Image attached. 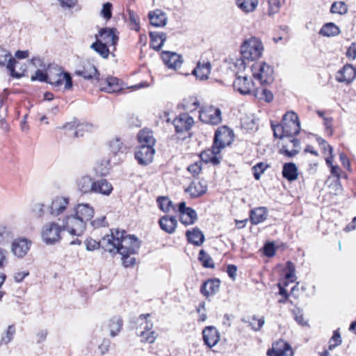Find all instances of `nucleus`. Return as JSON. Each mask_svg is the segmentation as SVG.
<instances>
[{
  "instance_id": "nucleus-1",
  "label": "nucleus",
  "mask_w": 356,
  "mask_h": 356,
  "mask_svg": "<svg viewBox=\"0 0 356 356\" xmlns=\"http://www.w3.org/2000/svg\"><path fill=\"white\" fill-rule=\"evenodd\" d=\"M140 245L138 238L119 229H111L110 235L102 238V249L114 254L119 253L122 257L136 254Z\"/></svg>"
},
{
  "instance_id": "nucleus-2",
  "label": "nucleus",
  "mask_w": 356,
  "mask_h": 356,
  "mask_svg": "<svg viewBox=\"0 0 356 356\" xmlns=\"http://www.w3.org/2000/svg\"><path fill=\"white\" fill-rule=\"evenodd\" d=\"M288 114L289 112H286L282 117V121L277 124H274L273 121L270 122V126L273 131V136L280 139V141L277 143V145L280 147L279 153L286 156H289V149L283 141L285 138H289V125L286 122Z\"/></svg>"
},
{
  "instance_id": "nucleus-3",
  "label": "nucleus",
  "mask_w": 356,
  "mask_h": 356,
  "mask_svg": "<svg viewBox=\"0 0 356 356\" xmlns=\"http://www.w3.org/2000/svg\"><path fill=\"white\" fill-rule=\"evenodd\" d=\"M263 50L261 42L254 37L245 40L241 46V54L244 60L258 59L261 56Z\"/></svg>"
},
{
  "instance_id": "nucleus-4",
  "label": "nucleus",
  "mask_w": 356,
  "mask_h": 356,
  "mask_svg": "<svg viewBox=\"0 0 356 356\" xmlns=\"http://www.w3.org/2000/svg\"><path fill=\"white\" fill-rule=\"evenodd\" d=\"M70 199L69 197L56 195L51 200L50 203L45 207L44 204H39L41 214L44 213V208H47L49 213L53 217H58L65 213L69 206Z\"/></svg>"
},
{
  "instance_id": "nucleus-5",
  "label": "nucleus",
  "mask_w": 356,
  "mask_h": 356,
  "mask_svg": "<svg viewBox=\"0 0 356 356\" xmlns=\"http://www.w3.org/2000/svg\"><path fill=\"white\" fill-rule=\"evenodd\" d=\"M63 225L52 221L44 224L41 229V238L47 245H54L61 240V232L64 231Z\"/></svg>"
},
{
  "instance_id": "nucleus-6",
  "label": "nucleus",
  "mask_w": 356,
  "mask_h": 356,
  "mask_svg": "<svg viewBox=\"0 0 356 356\" xmlns=\"http://www.w3.org/2000/svg\"><path fill=\"white\" fill-rule=\"evenodd\" d=\"M62 225L65 230L74 236L81 235L86 229V225L74 212L65 216L62 219Z\"/></svg>"
},
{
  "instance_id": "nucleus-7",
  "label": "nucleus",
  "mask_w": 356,
  "mask_h": 356,
  "mask_svg": "<svg viewBox=\"0 0 356 356\" xmlns=\"http://www.w3.org/2000/svg\"><path fill=\"white\" fill-rule=\"evenodd\" d=\"M233 140V131L227 127L222 126L216 131L213 145L217 152H220L226 146L229 145Z\"/></svg>"
},
{
  "instance_id": "nucleus-8",
  "label": "nucleus",
  "mask_w": 356,
  "mask_h": 356,
  "mask_svg": "<svg viewBox=\"0 0 356 356\" xmlns=\"http://www.w3.org/2000/svg\"><path fill=\"white\" fill-rule=\"evenodd\" d=\"M252 74L261 85L269 84L273 81V70L266 63H255L252 67Z\"/></svg>"
},
{
  "instance_id": "nucleus-9",
  "label": "nucleus",
  "mask_w": 356,
  "mask_h": 356,
  "mask_svg": "<svg viewBox=\"0 0 356 356\" xmlns=\"http://www.w3.org/2000/svg\"><path fill=\"white\" fill-rule=\"evenodd\" d=\"M234 89L240 94L245 95L254 93V85L250 77L236 75L233 83Z\"/></svg>"
},
{
  "instance_id": "nucleus-10",
  "label": "nucleus",
  "mask_w": 356,
  "mask_h": 356,
  "mask_svg": "<svg viewBox=\"0 0 356 356\" xmlns=\"http://www.w3.org/2000/svg\"><path fill=\"white\" fill-rule=\"evenodd\" d=\"M221 115L219 108L209 106L200 113V120L207 124H218L222 121Z\"/></svg>"
},
{
  "instance_id": "nucleus-11",
  "label": "nucleus",
  "mask_w": 356,
  "mask_h": 356,
  "mask_svg": "<svg viewBox=\"0 0 356 356\" xmlns=\"http://www.w3.org/2000/svg\"><path fill=\"white\" fill-rule=\"evenodd\" d=\"M47 83L56 88L60 87L65 83L64 89L66 90L72 88V77L67 72H59L54 75H49Z\"/></svg>"
},
{
  "instance_id": "nucleus-12",
  "label": "nucleus",
  "mask_w": 356,
  "mask_h": 356,
  "mask_svg": "<svg viewBox=\"0 0 356 356\" xmlns=\"http://www.w3.org/2000/svg\"><path fill=\"white\" fill-rule=\"evenodd\" d=\"M96 40H102V42L108 46H115L118 44L119 37L117 35V29L114 28L100 29L98 33L95 35Z\"/></svg>"
},
{
  "instance_id": "nucleus-13",
  "label": "nucleus",
  "mask_w": 356,
  "mask_h": 356,
  "mask_svg": "<svg viewBox=\"0 0 356 356\" xmlns=\"http://www.w3.org/2000/svg\"><path fill=\"white\" fill-rule=\"evenodd\" d=\"M155 153L154 147L139 145L135 152V158L140 165H146L152 163Z\"/></svg>"
},
{
  "instance_id": "nucleus-14",
  "label": "nucleus",
  "mask_w": 356,
  "mask_h": 356,
  "mask_svg": "<svg viewBox=\"0 0 356 356\" xmlns=\"http://www.w3.org/2000/svg\"><path fill=\"white\" fill-rule=\"evenodd\" d=\"M96 85L102 91L108 93L117 92L122 89L119 80L113 76H108L106 79L99 77Z\"/></svg>"
},
{
  "instance_id": "nucleus-15",
  "label": "nucleus",
  "mask_w": 356,
  "mask_h": 356,
  "mask_svg": "<svg viewBox=\"0 0 356 356\" xmlns=\"http://www.w3.org/2000/svg\"><path fill=\"white\" fill-rule=\"evenodd\" d=\"M75 74L90 81L95 85L99 77V73L96 67L89 62L85 63L81 69L76 70Z\"/></svg>"
},
{
  "instance_id": "nucleus-16",
  "label": "nucleus",
  "mask_w": 356,
  "mask_h": 356,
  "mask_svg": "<svg viewBox=\"0 0 356 356\" xmlns=\"http://www.w3.org/2000/svg\"><path fill=\"white\" fill-rule=\"evenodd\" d=\"M194 123L193 119L187 113H182L173 120L177 133H183L191 129Z\"/></svg>"
},
{
  "instance_id": "nucleus-17",
  "label": "nucleus",
  "mask_w": 356,
  "mask_h": 356,
  "mask_svg": "<svg viewBox=\"0 0 356 356\" xmlns=\"http://www.w3.org/2000/svg\"><path fill=\"white\" fill-rule=\"evenodd\" d=\"M161 58L165 66L170 69L177 70L183 63L181 56L173 51H163Z\"/></svg>"
},
{
  "instance_id": "nucleus-18",
  "label": "nucleus",
  "mask_w": 356,
  "mask_h": 356,
  "mask_svg": "<svg viewBox=\"0 0 356 356\" xmlns=\"http://www.w3.org/2000/svg\"><path fill=\"white\" fill-rule=\"evenodd\" d=\"M17 63V62L12 57L10 53L4 49H0V65H5L7 64L6 67L10 72L11 76L19 78L22 76V74H18L15 71V65Z\"/></svg>"
},
{
  "instance_id": "nucleus-19",
  "label": "nucleus",
  "mask_w": 356,
  "mask_h": 356,
  "mask_svg": "<svg viewBox=\"0 0 356 356\" xmlns=\"http://www.w3.org/2000/svg\"><path fill=\"white\" fill-rule=\"evenodd\" d=\"M356 76V69L350 64L345 65L338 72L336 76L340 83H350Z\"/></svg>"
},
{
  "instance_id": "nucleus-20",
  "label": "nucleus",
  "mask_w": 356,
  "mask_h": 356,
  "mask_svg": "<svg viewBox=\"0 0 356 356\" xmlns=\"http://www.w3.org/2000/svg\"><path fill=\"white\" fill-rule=\"evenodd\" d=\"M74 212L86 225L94 215V209L89 204H78L74 207Z\"/></svg>"
},
{
  "instance_id": "nucleus-21",
  "label": "nucleus",
  "mask_w": 356,
  "mask_h": 356,
  "mask_svg": "<svg viewBox=\"0 0 356 356\" xmlns=\"http://www.w3.org/2000/svg\"><path fill=\"white\" fill-rule=\"evenodd\" d=\"M202 334L204 343L210 348L216 346L220 340V334L214 326L206 327Z\"/></svg>"
},
{
  "instance_id": "nucleus-22",
  "label": "nucleus",
  "mask_w": 356,
  "mask_h": 356,
  "mask_svg": "<svg viewBox=\"0 0 356 356\" xmlns=\"http://www.w3.org/2000/svg\"><path fill=\"white\" fill-rule=\"evenodd\" d=\"M113 190L112 184L106 179L94 180L92 193L108 196Z\"/></svg>"
},
{
  "instance_id": "nucleus-23",
  "label": "nucleus",
  "mask_w": 356,
  "mask_h": 356,
  "mask_svg": "<svg viewBox=\"0 0 356 356\" xmlns=\"http://www.w3.org/2000/svg\"><path fill=\"white\" fill-rule=\"evenodd\" d=\"M211 69L210 62L202 60L197 62L196 67L193 70V74L200 80H206L209 78Z\"/></svg>"
},
{
  "instance_id": "nucleus-24",
  "label": "nucleus",
  "mask_w": 356,
  "mask_h": 356,
  "mask_svg": "<svg viewBox=\"0 0 356 356\" xmlns=\"http://www.w3.org/2000/svg\"><path fill=\"white\" fill-rule=\"evenodd\" d=\"M207 191V186L204 181L199 180L193 181L185 191L190 194L193 198L198 197L204 195Z\"/></svg>"
},
{
  "instance_id": "nucleus-25",
  "label": "nucleus",
  "mask_w": 356,
  "mask_h": 356,
  "mask_svg": "<svg viewBox=\"0 0 356 356\" xmlns=\"http://www.w3.org/2000/svg\"><path fill=\"white\" fill-rule=\"evenodd\" d=\"M30 241L26 238H19L13 241L12 251L15 255L22 258L24 257L30 248Z\"/></svg>"
},
{
  "instance_id": "nucleus-26",
  "label": "nucleus",
  "mask_w": 356,
  "mask_h": 356,
  "mask_svg": "<svg viewBox=\"0 0 356 356\" xmlns=\"http://www.w3.org/2000/svg\"><path fill=\"white\" fill-rule=\"evenodd\" d=\"M289 350V343L283 340H279L273 343L272 347L267 350L266 356H286Z\"/></svg>"
},
{
  "instance_id": "nucleus-27",
  "label": "nucleus",
  "mask_w": 356,
  "mask_h": 356,
  "mask_svg": "<svg viewBox=\"0 0 356 356\" xmlns=\"http://www.w3.org/2000/svg\"><path fill=\"white\" fill-rule=\"evenodd\" d=\"M220 289V280L211 279L204 282L200 287L201 293L208 298L216 294Z\"/></svg>"
},
{
  "instance_id": "nucleus-28",
  "label": "nucleus",
  "mask_w": 356,
  "mask_h": 356,
  "mask_svg": "<svg viewBox=\"0 0 356 356\" xmlns=\"http://www.w3.org/2000/svg\"><path fill=\"white\" fill-rule=\"evenodd\" d=\"M220 152H217L216 149H214V146L212 145L211 149H206L201 152L200 157L202 161L216 165H218L220 161L221 157L218 156Z\"/></svg>"
},
{
  "instance_id": "nucleus-29",
  "label": "nucleus",
  "mask_w": 356,
  "mask_h": 356,
  "mask_svg": "<svg viewBox=\"0 0 356 356\" xmlns=\"http://www.w3.org/2000/svg\"><path fill=\"white\" fill-rule=\"evenodd\" d=\"M159 224L162 230L172 234L176 229L177 221L174 216H163L159 219Z\"/></svg>"
},
{
  "instance_id": "nucleus-30",
  "label": "nucleus",
  "mask_w": 356,
  "mask_h": 356,
  "mask_svg": "<svg viewBox=\"0 0 356 356\" xmlns=\"http://www.w3.org/2000/svg\"><path fill=\"white\" fill-rule=\"evenodd\" d=\"M289 283V261L286 262V269L284 270V278L282 281H280L278 284L279 294L282 296V298L278 301L279 302H285L288 299L287 291L285 289Z\"/></svg>"
},
{
  "instance_id": "nucleus-31",
  "label": "nucleus",
  "mask_w": 356,
  "mask_h": 356,
  "mask_svg": "<svg viewBox=\"0 0 356 356\" xmlns=\"http://www.w3.org/2000/svg\"><path fill=\"white\" fill-rule=\"evenodd\" d=\"M94 180L90 176H83L79 179L76 182L79 191L84 194L92 193Z\"/></svg>"
},
{
  "instance_id": "nucleus-32",
  "label": "nucleus",
  "mask_w": 356,
  "mask_h": 356,
  "mask_svg": "<svg viewBox=\"0 0 356 356\" xmlns=\"http://www.w3.org/2000/svg\"><path fill=\"white\" fill-rule=\"evenodd\" d=\"M149 18L151 25L156 27H162L166 24L167 17L160 10L149 12Z\"/></svg>"
},
{
  "instance_id": "nucleus-33",
  "label": "nucleus",
  "mask_w": 356,
  "mask_h": 356,
  "mask_svg": "<svg viewBox=\"0 0 356 356\" xmlns=\"http://www.w3.org/2000/svg\"><path fill=\"white\" fill-rule=\"evenodd\" d=\"M149 37L150 46L156 51L160 50L166 40V34L163 32H150Z\"/></svg>"
},
{
  "instance_id": "nucleus-34",
  "label": "nucleus",
  "mask_w": 356,
  "mask_h": 356,
  "mask_svg": "<svg viewBox=\"0 0 356 356\" xmlns=\"http://www.w3.org/2000/svg\"><path fill=\"white\" fill-rule=\"evenodd\" d=\"M266 218L267 210L265 207H258L250 211V218L253 225L264 222Z\"/></svg>"
},
{
  "instance_id": "nucleus-35",
  "label": "nucleus",
  "mask_w": 356,
  "mask_h": 356,
  "mask_svg": "<svg viewBox=\"0 0 356 356\" xmlns=\"http://www.w3.org/2000/svg\"><path fill=\"white\" fill-rule=\"evenodd\" d=\"M138 140L140 145H150L154 147L155 144V139L153 136V133L151 130L144 129L139 131L138 134Z\"/></svg>"
},
{
  "instance_id": "nucleus-36",
  "label": "nucleus",
  "mask_w": 356,
  "mask_h": 356,
  "mask_svg": "<svg viewBox=\"0 0 356 356\" xmlns=\"http://www.w3.org/2000/svg\"><path fill=\"white\" fill-rule=\"evenodd\" d=\"M186 235L188 241L195 245L200 246L204 241V236L198 228H194L192 231L188 230Z\"/></svg>"
},
{
  "instance_id": "nucleus-37",
  "label": "nucleus",
  "mask_w": 356,
  "mask_h": 356,
  "mask_svg": "<svg viewBox=\"0 0 356 356\" xmlns=\"http://www.w3.org/2000/svg\"><path fill=\"white\" fill-rule=\"evenodd\" d=\"M237 6L245 13L255 10L258 6V0H236Z\"/></svg>"
},
{
  "instance_id": "nucleus-38",
  "label": "nucleus",
  "mask_w": 356,
  "mask_h": 356,
  "mask_svg": "<svg viewBox=\"0 0 356 356\" xmlns=\"http://www.w3.org/2000/svg\"><path fill=\"white\" fill-rule=\"evenodd\" d=\"M197 218L196 211L192 208H188L186 211L179 215L180 222L185 225L193 224Z\"/></svg>"
},
{
  "instance_id": "nucleus-39",
  "label": "nucleus",
  "mask_w": 356,
  "mask_h": 356,
  "mask_svg": "<svg viewBox=\"0 0 356 356\" xmlns=\"http://www.w3.org/2000/svg\"><path fill=\"white\" fill-rule=\"evenodd\" d=\"M108 45L102 42V40H96L90 45V48L99 54L102 58H107L109 55Z\"/></svg>"
},
{
  "instance_id": "nucleus-40",
  "label": "nucleus",
  "mask_w": 356,
  "mask_h": 356,
  "mask_svg": "<svg viewBox=\"0 0 356 356\" xmlns=\"http://www.w3.org/2000/svg\"><path fill=\"white\" fill-rule=\"evenodd\" d=\"M122 327V320L120 317L112 318L108 323L110 335L115 337L121 330Z\"/></svg>"
},
{
  "instance_id": "nucleus-41",
  "label": "nucleus",
  "mask_w": 356,
  "mask_h": 356,
  "mask_svg": "<svg viewBox=\"0 0 356 356\" xmlns=\"http://www.w3.org/2000/svg\"><path fill=\"white\" fill-rule=\"evenodd\" d=\"M319 33L325 36H334L339 33V29L334 23L330 22L323 26Z\"/></svg>"
},
{
  "instance_id": "nucleus-42",
  "label": "nucleus",
  "mask_w": 356,
  "mask_h": 356,
  "mask_svg": "<svg viewBox=\"0 0 356 356\" xmlns=\"http://www.w3.org/2000/svg\"><path fill=\"white\" fill-rule=\"evenodd\" d=\"M109 147L111 152L115 155L118 153H124L127 149L126 146L122 143V142H121L119 138H115L111 140L109 143Z\"/></svg>"
},
{
  "instance_id": "nucleus-43",
  "label": "nucleus",
  "mask_w": 356,
  "mask_h": 356,
  "mask_svg": "<svg viewBox=\"0 0 356 356\" xmlns=\"http://www.w3.org/2000/svg\"><path fill=\"white\" fill-rule=\"evenodd\" d=\"M253 94L257 98L264 99L266 102H270L273 99V95L271 91L264 88L256 89Z\"/></svg>"
},
{
  "instance_id": "nucleus-44",
  "label": "nucleus",
  "mask_w": 356,
  "mask_h": 356,
  "mask_svg": "<svg viewBox=\"0 0 356 356\" xmlns=\"http://www.w3.org/2000/svg\"><path fill=\"white\" fill-rule=\"evenodd\" d=\"M198 259L204 268H213L215 267L212 258L204 250L200 251Z\"/></svg>"
},
{
  "instance_id": "nucleus-45",
  "label": "nucleus",
  "mask_w": 356,
  "mask_h": 356,
  "mask_svg": "<svg viewBox=\"0 0 356 356\" xmlns=\"http://www.w3.org/2000/svg\"><path fill=\"white\" fill-rule=\"evenodd\" d=\"M16 329L15 325H10L8 327L5 334H3L0 339V346L3 344H8L13 339L15 334Z\"/></svg>"
},
{
  "instance_id": "nucleus-46",
  "label": "nucleus",
  "mask_w": 356,
  "mask_h": 356,
  "mask_svg": "<svg viewBox=\"0 0 356 356\" xmlns=\"http://www.w3.org/2000/svg\"><path fill=\"white\" fill-rule=\"evenodd\" d=\"M149 316V314H141L138 317V321H142L140 323V325L138 327H137L138 333H139V331H152V329L153 327V323L151 321H149L147 320V318Z\"/></svg>"
},
{
  "instance_id": "nucleus-47",
  "label": "nucleus",
  "mask_w": 356,
  "mask_h": 356,
  "mask_svg": "<svg viewBox=\"0 0 356 356\" xmlns=\"http://www.w3.org/2000/svg\"><path fill=\"white\" fill-rule=\"evenodd\" d=\"M332 13L345 15L348 12L347 5L343 1H335L330 8Z\"/></svg>"
},
{
  "instance_id": "nucleus-48",
  "label": "nucleus",
  "mask_w": 356,
  "mask_h": 356,
  "mask_svg": "<svg viewBox=\"0 0 356 356\" xmlns=\"http://www.w3.org/2000/svg\"><path fill=\"white\" fill-rule=\"evenodd\" d=\"M242 321L246 323H249V325L251 328L254 331H259L262 327L264 324V318L261 317L260 318H257L256 316H253L252 317V321H246L245 319H242Z\"/></svg>"
},
{
  "instance_id": "nucleus-49",
  "label": "nucleus",
  "mask_w": 356,
  "mask_h": 356,
  "mask_svg": "<svg viewBox=\"0 0 356 356\" xmlns=\"http://www.w3.org/2000/svg\"><path fill=\"white\" fill-rule=\"evenodd\" d=\"M138 334L141 337L142 342H147L149 343H153L158 337V334L154 331H139Z\"/></svg>"
},
{
  "instance_id": "nucleus-50",
  "label": "nucleus",
  "mask_w": 356,
  "mask_h": 356,
  "mask_svg": "<svg viewBox=\"0 0 356 356\" xmlns=\"http://www.w3.org/2000/svg\"><path fill=\"white\" fill-rule=\"evenodd\" d=\"M157 203L159 208L164 212H168L172 207V202L167 197H159Z\"/></svg>"
},
{
  "instance_id": "nucleus-51",
  "label": "nucleus",
  "mask_w": 356,
  "mask_h": 356,
  "mask_svg": "<svg viewBox=\"0 0 356 356\" xmlns=\"http://www.w3.org/2000/svg\"><path fill=\"white\" fill-rule=\"evenodd\" d=\"M291 123L294 125V131L293 133L291 132V136H297L300 131V122L296 113L291 111Z\"/></svg>"
},
{
  "instance_id": "nucleus-52",
  "label": "nucleus",
  "mask_w": 356,
  "mask_h": 356,
  "mask_svg": "<svg viewBox=\"0 0 356 356\" xmlns=\"http://www.w3.org/2000/svg\"><path fill=\"white\" fill-rule=\"evenodd\" d=\"M342 341L340 333L338 330L334 331L333 336L330 340L328 349L330 350H333L337 346L341 345Z\"/></svg>"
},
{
  "instance_id": "nucleus-53",
  "label": "nucleus",
  "mask_w": 356,
  "mask_h": 356,
  "mask_svg": "<svg viewBox=\"0 0 356 356\" xmlns=\"http://www.w3.org/2000/svg\"><path fill=\"white\" fill-rule=\"evenodd\" d=\"M267 165L263 162H260L252 167L254 177L256 180L260 179L261 175L265 171L267 168Z\"/></svg>"
},
{
  "instance_id": "nucleus-54",
  "label": "nucleus",
  "mask_w": 356,
  "mask_h": 356,
  "mask_svg": "<svg viewBox=\"0 0 356 356\" xmlns=\"http://www.w3.org/2000/svg\"><path fill=\"white\" fill-rule=\"evenodd\" d=\"M86 250L88 251H93L99 248H102V239L100 241H97L91 238L86 241Z\"/></svg>"
},
{
  "instance_id": "nucleus-55",
  "label": "nucleus",
  "mask_w": 356,
  "mask_h": 356,
  "mask_svg": "<svg viewBox=\"0 0 356 356\" xmlns=\"http://www.w3.org/2000/svg\"><path fill=\"white\" fill-rule=\"evenodd\" d=\"M187 170L193 176L198 175L202 171V163L201 161L195 162L188 166Z\"/></svg>"
},
{
  "instance_id": "nucleus-56",
  "label": "nucleus",
  "mask_w": 356,
  "mask_h": 356,
  "mask_svg": "<svg viewBox=\"0 0 356 356\" xmlns=\"http://www.w3.org/2000/svg\"><path fill=\"white\" fill-rule=\"evenodd\" d=\"M102 17L106 19H109L112 17V4L107 2L103 5L102 10L101 11Z\"/></svg>"
},
{
  "instance_id": "nucleus-57",
  "label": "nucleus",
  "mask_w": 356,
  "mask_h": 356,
  "mask_svg": "<svg viewBox=\"0 0 356 356\" xmlns=\"http://www.w3.org/2000/svg\"><path fill=\"white\" fill-rule=\"evenodd\" d=\"M90 225L95 228L98 229L102 227H107L108 222L106 220V216H101L97 218L94 220L90 222Z\"/></svg>"
},
{
  "instance_id": "nucleus-58",
  "label": "nucleus",
  "mask_w": 356,
  "mask_h": 356,
  "mask_svg": "<svg viewBox=\"0 0 356 356\" xmlns=\"http://www.w3.org/2000/svg\"><path fill=\"white\" fill-rule=\"evenodd\" d=\"M31 80L32 81H39L41 82L47 83L48 75L46 73H44V72H42V70H38L35 72V75L31 76Z\"/></svg>"
},
{
  "instance_id": "nucleus-59",
  "label": "nucleus",
  "mask_w": 356,
  "mask_h": 356,
  "mask_svg": "<svg viewBox=\"0 0 356 356\" xmlns=\"http://www.w3.org/2000/svg\"><path fill=\"white\" fill-rule=\"evenodd\" d=\"M127 12L129 15V19L135 25L134 29L136 31H138L140 29L138 16L133 10H127Z\"/></svg>"
},
{
  "instance_id": "nucleus-60",
  "label": "nucleus",
  "mask_w": 356,
  "mask_h": 356,
  "mask_svg": "<svg viewBox=\"0 0 356 356\" xmlns=\"http://www.w3.org/2000/svg\"><path fill=\"white\" fill-rule=\"evenodd\" d=\"M264 254L268 257L275 255V247L273 243H268L264 246Z\"/></svg>"
},
{
  "instance_id": "nucleus-61",
  "label": "nucleus",
  "mask_w": 356,
  "mask_h": 356,
  "mask_svg": "<svg viewBox=\"0 0 356 356\" xmlns=\"http://www.w3.org/2000/svg\"><path fill=\"white\" fill-rule=\"evenodd\" d=\"M293 314L294 316V319L300 325H307V323L304 320L302 312L299 309L293 311Z\"/></svg>"
},
{
  "instance_id": "nucleus-62",
  "label": "nucleus",
  "mask_w": 356,
  "mask_h": 356,
  "mask_svg": "<svg viewBox=\"0 0 356 356\" xmlns=\"http://www.w3.org/2000/svg\"><path fill=\"white\" fill-rule=\"evenodd\" d=\"M269 3V13L273 14L278 11L280 8L279 0H268Z\"/></svg>"
},
{
  "instance_id": "nucleus-63",
  "label": "nucleus",
  "mask_w": 356,
  "mask_h": 356,
  "mask_svg": "<svg viewBox=\"0 0 356 356\" xmlns=\"http://www.w3.org/2000/svg\"><path fill=\"white\" fill-rule=\"evenodd\" d=\"M227 273L230 278L235 280L236 276L237 267L234 264H229L227 266Z\"/></svg>"
},
{
  "instance_id": "nucleus-64",
  "label": "nucleus",
  "mask_w": 356,
  "mask_h": 356,
  "mask_svg": "<svg viewBox=\"0 0 356 356\" xmlns=\"http://www.w3.org/2000/svg\"><path fill=\"white\" fill-rule=\"evenodd\" d=\"M346 56L349 58H356V42H353L347 50Z\"/></svg>"
}]
</instances>
